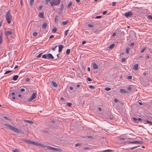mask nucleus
<instances>
[{"instance_id": "5", "label": "nucleus", "mask_w": 152, "mask_h": 152, "mask_svg": "<svg viewBox=\"0 0 152 152\" xmlns=\"http://www.w3.org/2000/svg\"><path fill=\"white\" fill-rule=\"evenodd\" d=\"M29 144L33 145L36 146H39L42 147H44V145L42 144L30 140H29Z\"/></svg>"}, {"instance_id": "12", "label": "nucleus", "mask_w": 152, "mask_h": 152, "mask_svg": "<svg viewBox=\"0 0 152 152\" xmlns=\"http://www.w3.org/2000/svg\"><path fill=\"white\" fill-rule=\"evenodd\" d=\"M72 2L71 1H70L69 3L68 4V5L67 6V7L68 8H70L72 6Z\"/></svg>"}, {"instance_id": "50", "label": "nucleus", "mask_w": 152, "mask_h": 152, "mask_svg": "<svg viewBox=\"0 0 152 152\" xmlns=\"http://www.w3.org/2000/svg\"><path fill=\"white\" fill-rule=\"evenodd\" d=\"M23 140L25 141L27 143H28V140H25V139H23Z\"/></svg>"}, {"instance_id": "21", "label": "nucleus", "mask_w": 152, "mask_h": 152, "mask_svg": "<svg viewBox=\"0 0 152 152\" xmlns=\"http://www.w3.org/2000/svg\"><path fill=\"white\" fill-rule=\"evenodd\" d=\"M48 147L50 150H54L55 151L56 149V148H54L53 147H52L50 146H48Z\"/></svg>"}, {"instance_id": "14", "label": "nucleus", "mask_w": 152, "mask_h": 152, "mask_svg": "<svg viewBox=\"0 0 152 152\" xmlns=\"http://www.w3.org/2000/svg\"><path fill=\"white\" fill-rule=\"evenodd\" d=\"M18 77V75H15L13 76L12 79L14 80H17Z\"/></svg>"}, {"instance_id": "54", "label": "nucleus", "mask_w": 152, "mask_h": 152, "mask_svg": "<svg viewBox=\"0 0 152 152\" xmlns=\"http://www.w3.org/2000/svg\"><path fill=\"white\" fill-rule=\"evenodd\" d=\"M53 37H54V36H53V35H51V36L50 37H49V38H50V39H51V38H52Z\"/></svg>"}, {"instance_id": "23", "label": "nucleus", "mask_w": 152, "mask_h": 152, "mask_svg": "<svg viewBox=\"0 0 152 152\" xmlns=\"http://www.w3.org/2000/svg\"><path fill=\"white\" fill-rule=\"evenodd\" d=\"M70 49H68L66 51V53L67 55H68L70 53Z\"/></svg>"}, {"instance_id": "49", "label": "nucleus", "mask_w": 152, "mask_h": 152, "mask_svg": "<svg viewBox=\"0 0 152 152\" xmlns=\"http://www.w3.org/2000/svg\"><path fill=\"white\" fill-rule=\"evenodd\" d=\"M128 78L129 79H132V76H129L128 77Z\"/></svg>"}, {"instance_id": "35", "label": "nucleus", "mask_w": 152, "mask_h": 152, "mask_svg": "<svg viewBox=\"0 0 152 152\" xmlns=\"http://www.w3.org/2000/svg\"><path fill=\"white\" fill-rule=\"evenodd\" d=\"M105 90L107 91H109L111 90V88L108 87H106L105 88Z\"/></svg>"}, {"instance_id": "4", "label": "nucleus", "mask_w": 152, "mask_h": 152, "mask_svg": "<svg viewBox=\"0 0 152 152\" xmlns=\"http://www.w3.org/2000/svg\"><path fill=\"white\" fill-rule=\"evenodd\" d=\"M60 0H52L50 2V4L52 7L58 5L60 3Z\"/></svg>"}, {"instance_id": "19", "label": "nucleus", "mask_w": 152, "mask_h": 152, "mask_svg": "<svg viewBox=\"0 0 152 152\" xmlns=\"http://www.w3.org/2000/svg\"><path fill=\"white\" fill-rule=\"evenodd\" d=\"M39 16V18H44V14L42 13H40Z\"/></svg>"}, {"instance_id": "34", "label": "nucleus", "mask_w": 152, "mask_h": 152, "mask_svg": "<svg viewBox=\"0 0 152 152\" xmlns=\"http://www.w3.org/2000/svg\"><path fill=\"white\" fill-rule=\"evenodd\" d=\"M146 49V48L145 47H144L142 49L141 51V53H143L144 51Z\"/></svg>"}, {"instance_id": "3", "label": "nucleus", "mask_w": 152, "mask_h": 152, "mask_svg": "<svg viewBox=\"0 0 152 152\" xmlns=\"http://www.w3.org/2000/svg\"><path fill=\"white\" fill-rule=\"evenodd\" d=\"M4 126H6V127L12 130L14 132H17L20 133L21 132L18 129L10 125H8L7 124H4Z\"/></svg>"}, {"instance_id": "22", "label": "nucleus", "mask_w": 152, "mask_h": 152, "mask_svg": "<svg viewBox=\"0 0 152 152\" xmlns=\"http://www.w3.org/2000/svg\"><path fill=\"white\" fill-rule=\"evenodd\" d=\"M57 30V28L55 27L52 30V32L55 33Z\"/></svg>"}, {"instance_id": "43", "label": "nucleus", "mask_w": 152, "mask_h": 152, "mask_svg": "<svg viewBox=\"0 0 152 152\" xmlns=\"http://www.w3.org/2000/svg\"><path fill=\"white\" fill-rule=\"evenodd\" d=\"M37 32H34L33 33V35L34 36H35L37 35Z\"/></svg>"}, {"instance_id": "2", "label": "nucleus", "mask_w": 152, "mask_h": 152, "mask_svg": "<svg viewBox=\"0 0 152 152\" xmlns=\"http://www.w3.org/2000/svg\"><path fill=\"white\" fill-rule=\"evenodd\" d=\"M5 18L7 23L10 24L12 20V16L11 14L10 11V10H8L6 12L5 15Z\"/></svg>"}, {"instance_id": "40", "label": "nucleus", "mask_w": 152, "mask_h": 152, "mask_svg": "<svg viewBox=\"0 0 152 152\" xmlns=\"http://www.w3.org/2000/svg\"><path fill=\"white\" fill-rule=\"evenodd\" d=\"M67 104L69 107H70L72 105V103L70 102H68L67 103Z\"/></svg>"}, {"instance_id": "60", "label": "nucleus", "mask_w": 152, "mask_h": 152, "mask_svg": "<svg viewBox=\"0 0 152 152\" xmlns=\"http://www.w3.org/2000/svg\"><path fill=\"white\" fill-rule=\"evenodd\" d=\"M143 75L144 76H145V75H146V72H144L143 74Z\"/></svg>"}, {"instance_id": "36", "label": "nucleus", "mask_w": 152, "mask_h": 152, "mask_svg": "<svg viewBox=\"0 0 152 152\" xmlns=\"http://www.w3.org/2000/svg\"><path fill=\"white\" fill-rule=\"evenodd\" d=\"M81 144L80 143H77L75 145V147H77L78 146H81Z\"/></svg>"}, {"instance_id": "17", "label": "nucleus", "mask_w": 152, "mask_h": 152, "mask_svg": "<svg viewBox=\"0 0 152 152\" xmlns=\"http://www.w3.org/2000/svg\"><path fill=\"white\" fill-rule=\"evenodd\" d=\"M120 92L121 93H127V92L124 89H120Z\"/></svg>"}, {"instance_id": "6", "label": "nucleus", "mask_w": 152, "mask_h": 152, "mask_svg": "<svg viewBox=\"0 0 152 152\" xmlns=\"http://www.w3.org/2000/svg\"><path fill=\"white\" fill-rule=\"evenodd\" d=\"M42 58H45L47 59H53L54 57L50 53L47 54L43 55L42 56Z\"/></svg>"}, {"instance_id": "53", "label": "nucleus", "mask_w": 152, "mask_h": 152, "mask_svg": "<svg viewBox=\"0 0 152 152\" xmlns=\"http://www.w3.org/2000/svg\"><path fill=\"white\" fill-rule=\"evenodd\" d=\"M51 0H46V2L47 4H48Z\"/></svg>"}, {"instance_id": "29", "label": "nucleus", "mask_w": 152, "mask_h": 152, "mask_svg": "<svg viewBox=\"0 0 152 152\" xmlns=\"http://www.w3.org/2000/svg\"><path fill=\"white\" fill-rule=\"evenodd\" d=\"M68 22V21H64L63 22V25H64L66 24Z\"/></svg>"}, {"instance_id": "32", "label": "nucleus", "mask_w": 152, "mask_h": 152, "mask_svg": "<svg viewBox=\"0 0 152 152\" xmlns=\"http://www.w3.org/2000/svg\"><path fill=\"white\" fill-rule=\"evenodd\" d=\"M34 0H30V4L31 6H32L33 5V3L34 1Z\"/></svg>"}, {"instance_id": "57", "label": "nucleus", "mask_w": 152, "mask_h": 152, "mask_svg": "<svg viewBox=\"0 0 152 152\" xmlns=\"http://www.w3.org/2000/svg\"><path fill=\"white\" fill-rule=\"evenodd\" d=\"M120 139L121 140H125V138H120Z\"/></svg>"}, {"instance_id": "1", "label": "nucleus", "mask_w": 152, "mask_h": 152, "mask_svg": "<svg viewBox=\"0 0 152 152\" xmlns=\"http://www.w3.org/2000/svg\"><path fill=\"white\" fill-rule=\"evenodd\" d=\"M14 34V30L13 29H9L5 32V35L7 39L13 38Z\"/></svg>"}, {"instance_id": "46", "label": "nucleus", "mask_w": 152, "mask_h": 152, "mask_svg": "<svg viewBox=\"0 0 152 152\" xmlns=\"http://www.w3.org/2000/svg\"><path fill=\"white\" fill-rule=\"evenodd\" d=\"M102 18V16H96V18L97 19V18Z\"/></svg>"}, {"instance_id": "39", "label": "nucleus", "mask_w": 152, "mask_h": 152, "mask_svg": "<svg viewBox=\"0 0 152 152\" xmlns=\"http://www.w3.org/2000/svg\"><path fill=\"white\" fill-rule=\"evenodd\" d=\"M89 87L90 88L92 89H94L95 88V87L92 85L89 86Z\"/></svg>"}, {"instance_id": "10", "label": "nucleus", "mask_w": 152, "mask_h": 152, "mask_svg": "<svg viewBox=\"0 0 152 152\" xmlns=\"http://www.w3.org/2000/svg\"><path fill=\"white\" fill-rule=\"evenodd\" d=\"M133 69L134 70H137L138 69V64H136L133 66Z\"/></svg>"}, {"instance_id": "25", "label": "nucleus", "mask_w": 152, "mask_h": 152, "mask_svg": "<svg viewBox=\"0 0 152 152\" xmlns=\"http://www.w3.org/2000/svg\"><path fill=\"white\" fill-rule=\"evenodd\" d=\"M139 147V146H134V147L130 148H129L130 150H133L134 149L138 147Z\"/></svg>"}, {"instance_id": "30", "label": "nucleus", "mask_w": 152, "mask_h": 152, "mask_svg": "<svg viewBox=\"0 0 152 152\" xmlns=\"http://www.w3.org/2000/svg\"><path fill=\"white\" fill-rule=\"evenodd\" d=\"M11 72H12V71H11V70L7 71L5 72V73H4V74L5 75L6 74H7Z\"/></svg>"}, {"instance_id": "58", "label": "nucleus", "mask_w": 152, "mask_h": 152, "mask_svg": "<svg viewBox=\"0 0 152 152\" xmlns=\"http://www.w3.org/2000/svg\"><path fill=\"white\" fill-rule=\"evenodd\" d=\"M107 11H105L103 13V14L104 15L105 14L107 13Z\"/></svg>"}, {"instance_id": "62", "label": "nucleus", "mask_w": 152, "mask_h": 152, "mask_svg": "<svg viewBox=\"0 0 152 152\" xmlns=\"http://www.w3.org/2000/svg\"><path fill=\"white\" fill-rule=\"evenodd\" d=\"M86 43V41H83L82 42V44L83 45V44H85V43Z\"/></svg>"}, {"instance_id": "61", "label": "nucleus", "mask_w": 152, "mask_h": 152, "mask_svg": "<svg viewBox=\"0 0 152 152\" xmlns=\"http://www.w3.org/2000/svg\"><path fill=\"white\" fill-rule=\"evenodd\" d=\"M128 89L129 90H130L131 89V87H129L128 88Z\"/></svg>"}, {"instance_id": "11", "label": "nucleus", "mask_w": 152, "mask_h": 152, "mask_svg": "<svg viewBox=\"0 0 152 152\" xmlns=\"http://www.w3.org/2000/svg\"><path fill=\"white\" fill-rule=\"evenodd\" d=\"M63 46L61 45H60L58 46V51L61 52L62 51Z\"/></svg>"}, {"instance_id": "8", "label": "nucleus", "mask_w": 152, "mask_h": 152, "mask_svg": "<svg viewBox=\"0 0 152 152\" xmlns=\"http://www.w3.org/2000/svg\"><path fill=\"white\" fill-rule=\"evenodd\" d=\"M37 94V93L36 92L33 93L31 97L29 99V102L32 101L33 99L36 98Z\"/></svg>"}, {"instance_id": "28", "label": "nucleus", "mask_w": 152, "mask_h": 152, "mask_svg": "<svg viewBox=\"0 0 152 152\" xmlns=\"http://www.w3.org/2000/svg\"><path fill=\"white\" fill-rule=\"evenodd\" d=\"M132 119L134 121H135V122L138 123V122H137V118H135V117H133L132 118Z\"/></svg>"}, {"instance_id": "47", "label": "nucleus", "mask_w": 152, "mask_h": 152, "mask_svg": "<svg viewBox=\"0 0 152 152\" xmlns=\"http://www.w3.org/2000/svg\"><path fill=\"white\" fill-rule=\"evenodd\" d=\"M87 80H88V81H92V80L90 78L87 77Z\"/></svg>"}, {"instance_id": "37", "label": "nucleus", "mask_w": 152, "mask_h": 152, "mask_svg": "<svg viewBox=\"0 0 152 152\" xmlns=\"http://www.w3.org/2000/svg\"><path fill=\"white\" fill-rule=\"evenodd\" d=\"M129 48H126V53L128 54L129 53Z\"/></svg>"}, {"instance_id": "45", "label": "nucleus", "mask_w": 152, "mask_h": 152, "mask_svg": "<svg viewBox=\"0 0 152 152\" xmlns=\"http://www.w3.org/2000/svg\"><path fill=\"white\" fill-rule=\"evenodd\" d=\"M88 26L89 27H93L94 26V25H92V24H88Z\"/></svg>"}, {"instance_id": "64", "label": "nucleus", "mask_w": 152, "mask_h": 152, "mask_svg": "<svg viewBox=\"0 0 152 152\" xmlns=\"http://www.w3.org/2000/svg\"><path fill=\"white\" fill-rule=\"evenodd\" d=\"M15 94V93L14 92H12L11 94V95H14Z\"/></svg>"}, {"instance_id": "41", "label": "nucleus", "mask_w": 152, "mask_h": 152, "mask_svg": "<svg viewBox=\"0 0 152 152\" xmlns=\"http://www.w3.org/2000/svg\"><path fill=\"white\" fill-rule=\"evenodd\" d=\"M90 96L89 94H86L85 95V96L87 97H88Z\"/></svg>"}, {"instance_id": "38", "label": "nucleus", "mask_w": 152, "mask_h": 152, "mask_svg": "<svg viewBox=\"0 0 152 152\" xmlns=\"http://www.w3.org/2000/svg\"><path fill=\"white\" fill-rule=\"evenodd\" d=\"M134 45V43L133 42L131 43L129 45V46L130 47L133 46Z\"/></svg>"}, {"instance_id": "56", "label": "nucleus", "mask_w": 152, "mask_h": 152, "mask_svg": "<svg viewBox=\"0 0 152 152\" xmlns=\"http://www.w3.org/2000/svg\"><path fill=\"white\" fill-rule=\"evenodd\" d=\"M114 101L115 102H118V100L117 99H114Z\"/></svg>"}, {"instance_id": "20", "label": "nucleus", "mask_w": 152, "mask_h": 152, "mask_svg": "<svg viewBox=\"0 0 152 152\" xmlns=\"http://www.w3.org/2000/svg\"><path fill=\"white\" fill-rule=\"evenodd\" d=\"M53 85L55 87H57L58 86L57 84L55 82L52 81V82Z\"/></svg>"}, {"instance_id": "31", "label": "nucleus", "mask_w": 152, "mask_h": 152, "mask_svg": "<svg viewBox=\"0 0 152 152\" xmlns=\"http://www.w3.org/2000/svg\"><path fill=\"white\" fill-rule=\"evenodd\" d=\"M55 151L61 152V151H62V150L60 148H56V149Z\"/></svg>"}, {"instance_id": "59", "label": "nucleus", "mask_w": 152, "mask_h": 152, "mask_svg": "<svg viewBox=\"0 0 152 152\" xmlns=\"http://www.w3.org/2000/svg\"><path fill=\"white\" fill-rule=\"evenodd\" d=\"M115 35H116V33H113V35H112L113 37H114Z\"/></svg>"}, {"instance_id": "48", "label": "nucleus", "mask_w": 152, "mask_h": 152, "mask_svg": "<svg viewBox=\"0 0 152 152\" xmlns=\"http://www.w3.org/2000/svg\"><path fill=\"white\" fill-rule=\"evenodd\" d=\"M125 58H123L121 60V61L123 62H124L125 61Z\"/></svg>"}, {"instance_id": "51", "label": "nucleus", "mask_w": 152, "mask_h": 152, "mask_svg": "<svg viewBox=\"0 0 152 152\" xmlns=\"http://www.w3.org/2000/svg\"><path fill=\"white\" fill-rule=\"evenodd\" d=\"M149 18L151 19H152V16L151 15H149L148 16Z\"/></svg>"}, {"instance_id": "55", "label": "nucleus", "mask_w": 152, "mask_h": 152, "mask_svg": "<svg viewBox=\"0 0 152 152\" xmlns=\"http://www.w3.org/2000/svg\"><path fill=\"white\" fill-rule=\"evenodd\" d=\"M146 122L149 124H152V123L150 121H148V120L146 121Z\"/></svg>"}, {"instance_id": "26", "label": "nucleus", "mask_w": 152, "mask_h": 152, "mask_svg": "<svg viewBox=\"0 0 152 152\" xmlns=\"http://www.w3.org/2000/svg\"><path fill=\"white\" fill-rule=\"evenodd\" d=\"M114 46L115 44H112L109 47V48L110 49H112L114 47Z\"/></svg>"}, {"instance_id": "7", "label": "nucleus", "mask_w": 152, "mask_h": 152, "mask_svg": "<svg viewBox=\"0 0 152 152\" xmlns=\"http://www.w3.org/2000/svg\"><path fill=\"white\" fill-rule=\"evenodd\" d=\"M128 144H142L143 143V142L142 141H128L127 142Z\"/></svg>"}, {"instance_id": "16", "label": "nucleus", "mask_w": 152, "mask_h": 152, "mask_svg": "<svg viewBox=\"0 0 152 152\" xmlns=\"http://www.w3.org/2000/svg\"><path fill=\"white\" fill-rule=\"evenodd\" d=\"M3 40V34L1 33L0 34V44L1 42Z\"/></svg>"}, {"instance_id": "52", "label": "nucleus", "mask_w": 152, "mask_h": 152, "mask_svg": "<svg viewBox=\"0 0 152 152\" xmlns=\"http://www.w3.org/2000/svg\"><path fill=\"white\" fill-rule=\"evenodd\" d=\"M112 4V5L113 6H114L115 5L116 2H113Z\"/></svg>"}, {"instance_id": "63", "label": "nucleus", "mask_w": 152, "mask_h": 152, "mask_svg": "<svg viewBox=\"0 0 152 152\" xmlns=\"http://www.w3.org/2000/svg\"><path fill=\"white\" fill-rule=\"evenodd\" d=\"M42 6H40L39 7V9L40 10H41L42 8Z\"/></svg>"}, {"instance_id": "42", "label": "nucleus", "mask_w": 152, "mask_h": 152, "mask_svg": "<svg viewBox=\"0 0 152 152\" xmlns=\"http://www.w3.org/2000/svg\"><path fill=\"white\" fill-rule=\"evenodd\" d=\"M42 54V53H40L39 54L38 56H37V57L38 58H39L41 56V55Z\"/></svg>"}, {"instance_id": "15", "label": "nucleus", "mask_w": 152, "mask_h": 152, "mask_svg": "<svg viewBox=\"0 0 152 152\" xmlns=\"http://www.w3.org/2000/svg\"><path fill=\"white\" fill-rule=\"evenodd\" d=\"M3 117L5 120L7 121H10L11 120L10 117L9 116H5Z\"/></svg>"}, {"instance_id": "33", "label": "nucleus", "mask_w": 152, "mask_h": 152, "mask_svg": "<svg viewBox=\"0 0 152 152\" xmlns=\"http://www.w3.org/2000/svg\"><path fill=\"white\" fill-rule=\"evenodd\" d=\"M69 31V30H66L64 33V35H65V36H66L67 34H68V32Z\"/></svg>"}, {"instance_id": "44", "label": "nucleus", "mask_w": 152, "mask_h": 152, "mask_svg": "<svg viewBox=\"0 0 152 152\" xmlns=\"http://www.w3.org/2000/svg\"><path fill=\"white\" fill-rule=\"evenodd\" d=\"M20 91L21 92H24L25 91V90L24 88H21L20 90Z\"/></svg>"}, {"instance_id": "13", "label": "nucleus", "mask_w": 152, "mask_h": 152, "mask_svg": "<svg viewBox=\"0 0 152 152\" xmlns=\"http://www.w3.org/2000/svg\"><path fill=\"white\" fill-rule=\"evenodd\" d=\"M93 68L95 69H96L98 68V66L97 64L95 63H94L93 64Z\"/></svg>"}, {"instance_id": "9", "label": "nucleus", "mask_w": 152, "mask_h": 152, "mask_svg": "<svg viewBox=\"0 0 152 152\" xmlns=\"http://www.w3.org/2000/svg\"><path fill=\"white\" fill-rule=\"evenodd\" d=\"M132 15L133 13L131 12H126L124 14V15L127 18L132 17Z\"/></svg>"}, {"instance_id": "24", "label": "nucleus", "mask_w": 152, "mask_h": 152, "mask_svg": "<svg viewBox=\"0 0 152 152\" xmlns=\"http://www.w3.org/2000/svg\"><path fill=\"white\" fill-rule=\"evenodd\" d=\"M47 24L46 23H44L42 25V27L43 28H45L47 27Z\"/></svg>"}, {"instance_id": "18", "label": "nucleus", "mask_w": 152, "mask_h": 152, "mask_svg": "<svg viewBox=\"0 0 152 152\" xmlns=\"http://www.w3.org/2000/svg\"><path fill=\"white\" fill-rule=\"evenodd\" d=\"M113 151L111 150L108 149L105 150H103L102 151V152H113Z\"/></svg>"}, {"instance_id": "27", "label": "nucleus", "mask_w": 152, "mask_h": 152, "mask_svg": "<svg viewBox=\"0 0 152 152\" xmlns=\"http://www.w3.org/2000/svg\"><path fill=\"white\" fill-rule=\"evenodd\" d=\"M58 18L57 16H56L55 18V21L56 23L58 22Z\"/></svg>"}]
</instances>
